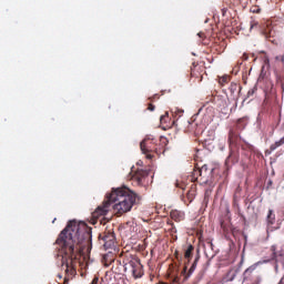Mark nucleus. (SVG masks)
I'll return each mask as SVG.
<instances>
[{"label": "nucleus", "mask_w": 284, "mask_h": 284, "mask_svg": "<svg viewBox=\"0 0 284 284\" xmlns=\"http://www.w3.org/2000/svg\"><path fill=\"white\" fill-rule=\"evenodd\" d=\"M62 250V267H64V284L70 283L77 276L74 261L81 256L87 266L90 265V252H92V227L85 222L70 221L61 231L55 241Z\"/></svg>", "instance_id": "1"}, {"label": "nucleus", "mask_w": 284, "mask_h": 284, "mask_svg": "<svg viewBox=\"0 0 284 284\" xmlns=\"http://www.w3.org/2000/svg\"><path fill=\"white\" fill-rule=\"evenodd\" d=\"M113 204V211L116 216L128 214L136 203V193L126 186L112 189V192L106 195V200L102 205L98 206L92 213L93 219H101L110 212V206Z\"/></svg>", "instance_id": "2"}, {"label": "nucleus", "mask_w": 284, "mask_h": 284, "mask_svg": "<svg viewBox=\"0 0 284 284\" xmlns=\"http://www.w3.org/2000/svg\"><path fill=\"white\" fill-rule=\"evenodd\" d=\"M140 149L143 154H146V159H154V154L160 156L165 152V146L161 144V140L149 135L141 143Z\"/></svg>", "instance_id": "3"}, {"label": "nucleus", "mask_w": 284, "mask_h": 284, "mask_svg": "<svg viewBox=\"0 0 284 284\" xmlns=\"http://www.w3.org/2000/svg\"><path fill=\"white\" fill-rule=\"evenodd\" d=\"M212 172H214V169L207 168V164L195 168L191 174V181L200 183V185H207L212 181Z\"/></svg>", "instance_id": "4"}, {"label": "nucleus", "mask_w": 284, "mask_h": 284, "mask_svg": "<svg viewBox=\"0 0 284 284\" xmlns=\"http://www.w3.org/2000/svg\"><path fill=\"white\" fill-rule=\"evenodd\" d=\"M124 270L131 271L133 278H141L143 276V264L138 258H131L129 262L124 264Z\"/></svg>", "instance_id": "5"}, {"label": "nucleus", "mask_w": 284, "mask_h": 284, "mask_svg": "<svg viewBox=\"0 0 284 284\" xmlns=\"http://www.w3.org/2000/svg\"><path fill=\"white\" fill-rule=\"evenodd\" d=\"M102 239L103 246L105 250H112L116 245V235H114V230H105L103 234L100 235Z\"/></svg>", "instance_id": "6"}, {"label": "nucleus", "mask_w": 284, "mask_h": 284, "mask_svg": "<svg viewBox=\"0 0 284 284\" xmlns=\"http://www.w3.org/2000/svg\"><path fill=\"white\" fill-rule=\"evenodd\" d=\"M261 30L263 37H265V39H267V41H271L272 43H274V34H275V31L272 30V27H267L266 29H262L261 28V23H258V21L256 20H253L251 21V27H250V30Z\"/></svg>", "instance_id": "7"}, {"label": "nucleus", "mask_w": 284, "mask_h": 284, "mask_svg": "<svg viewBox=\"0 0 284 284\" xmlns=\"http://www.w3.org/2000/svg\"><path fill=\"white\" fill-rule=\"evenodd\" d=\"M239 159H240L239 150L231 149L230 154L225 160L226 170H230V168H232V165H236V163H239Z\"/></svg>", "instance_id": "8"}, {"label": "nucleus", "mask_w": 284, "mask_h": 284, "mask_svg": "<svg viewBox=\"0 0 284 284\" xmlns=\"http://www.w3.org/2000/svg\"><path fill=\"white\" fill-rule=\"evenodd\" d=\"M271 261L278 263V258H283L284 256V245L274 244L271 246Z\"/></svg>", "instance_id": "9"}, {"label": "nucleus", "mask_w": 284, "mask_h": 284, "mask_svg": "<svg viewBox=\"0 0 284 284\" xmlns=\"http://www.w3.org/2000/svg\"><path fill=\"white\" fill-rule=\"evenodd\" d=\"M170 216L172 221H175L176 223H181V221L185 220V212L180 210H172L170 213Z\"/></svg>", "instance_id": "10"}, {"label": "nucleus", "mask_w": 284, "mask_h": 284, "mask_svg": "<svg viewBox=\"0 0 284 284\" xmlns=\"http://www.w3.org/2000/svg\"><path fill=\"white\" fill-rule=\"evenodd\" d=\"M148 176V171L144 170H138L133 176L132 180L136 181L138 183H142V181Z\"/></svg>", "instance_id": "11"}, {"label": "nucleus", "mask_w": 284, "mask_h": 284, "mask_svg": "<svg viewBox=\"0 0 284 284\" xmlns=\"http://www.w3.org/2000/svg\"><path fill=\"white\" fill-rule=\"evenodd\" d=\"M255 270H256V264H253L244 271V273H243V283H245V281H250L252 278V274H254Z\"/></svg>", "instance_id": "12"}, {"label": "nucleus", "mask_w": 284, "mask_h": 284, "mask_svg": "<svg viewBox=\"0 0 284 284\" xmlns=\"http://www.w3.org/2000/svg\"><path fill=\"white\" fill-rule=\"evenodd\" d=\"M250 119L247 116H243V118H240L237 121H236V130H245V128L247 126V123H248Z\"/></svg>", "instance_id": "13"}, {"label": "nucleus", "mask_w": 284, "mask_h": 284, "mask_svg": "<svg viewBox=\"0 0 284 284\" xmlns=\"http://www.w3.org/2000/svg\"><path fill=\"white\" fill-rule=\"evenodd\" d=\"M196 196V185L192 184L191 189L186 192L187 203H192Z\"/></svg>", "instance_id": "14"}, {"label": "nucleus", "mask_w": 284, "mask_h": 284, "mask_svg": "<svg viewBox=\"0 0 284 284\" xmlns=\"http://www.w3.org/2000/svg\"><path fill=\"white\" fill-rule=\"evenodd\" d=\"M201 257L200 256H196L193 264L191 265L189 272H187V275L185 276V280L190 278V276H192V274H194V271L196 270V265H199V260Z\"/></svg>", "instance_id": "15"}, {"label": "nucleus", "mask_w": 284, "mask_h": 284, "mask_svg": "<svg viewBox=\"0 0 284 284\" xmlns=\"http://www.w3.org/2000/svg\"><path fill=\"white\" fill-rule=\"evenodd\" d=\"M266 221L268 225H274V223H276V214H274L273 210H268Z\"/></svg>", "instance_id": "16"}, {"label": "nucleus", "mask_w": 284, "mask_h": 284, "mask_svg": "<svg viewBox=\"0 0 284 284\" xmlns=\"http://www.w3.org/2000/svg\"><path fill=\"white\" fill-rule=\"evenodd\" d=\"M193 254H194V246L192 244H190L184 252V257L190 261V258H192Z\"/></svg>", "instance_id": "17"}, {"label": "nucleus", "mask_w": 284, "mask_h": 284, "mask_svg": "<svg viewBox=\"0 0 284 284\" xmlns=\"http://www.w3.org/2000/svg\"><path fill=\"white\" fill-rule=\"evenodd\" d=\"M229 90H230L231 94H234V93L239 92V90H241V84L232 82L230 84Z\"/></svg>", "instance_id": "18"}, {"label": "nucleus", "mask_w": 284, "mask_h": 284, "mask_svg": "<svg viewBox=\"0 0 284 284\" xmlns=\"http://www.w3.org/2000/svg\"><path fill=\"white\" fill-rule=\"evenodd\" d=\"M231 81L230 75H223L219 79L220 85H227V83Z\"/></svg>", "instance_id": "19"}, {"label": "nucleus", "mask_w": 284, "mask_h": 284, "mask_svg": "<svg viewBox=\"0 0 284 284\" xmlns=\"http://www.w3.org/2000/svg\"><path fill=\"white\" fill-rule=\"evenodd\" d=\"M236 139H237L236 133H234V131L231 130L229 132V143L231 144L236 143Z\"/></svg>", "instance_id": "20"}, {"label": "nucleus", "mask_w": 284, "mask_h": 284, "mask_svg": "<svg viewBox=\"0 0 284 284\" xmlns=\"http://www.w3.org/2000/svg\"><path fill=\"white\" fill-rule=\"evenodd\" d=\"M234 278H236V271L230 270L226 273V281H233Z\"/></svg>", "instance_id": "21"}, {"label": "nucleus", "mask_w": 284, "mask_h": 284, "mask_svg": "<svg viewBox=\"0 0 284 284\" xmlns=\"http://www.w3.org/2000/svg\"><path fill=\"white\" fill-rule=\"evenodd\" d=\"M183 109H175V111L173 112L174 116H178V119H181V116H183Z\"/></svg>", "instance_id": "22"}, {"label": "nucleus", "mask_w": 284, "mask_h": 284, "mask_svg": "<svg viewBox=\"0 0 284 284\" xmlns=\"http://www.w3.org/2000/svg\"><path fill=\"white\" fill-rule=\"evenodd\" d=\"M168 119H170L169 113L165 112L164 115H161L160 123H168Z\"/></svg>", "instance_id": "23"}, {"label": "nucleus", "mask_w": 284, "mask_h": 284, "mask_svg": "<svg viewBox=\"0 0 284 284\" xmlns=\"http://www.w3.org/2000/svg\"><path fill=\"white\" fill-rule=\"evenodd\" d=\"M181 274H182V276H184V281H186V280H185V276H187V266H184V267H183Z\"/></svg>", "instance_id": "24"}, {"label": "nucleus", "mask_w": 284, "mask_h": 284, "mask_svg": "<svg viewBox=\"0 0 284 284\" xmlns=\"http://www.w3.org/2000/svg\"><path fill=\"white\" fill-rule=\"evenodd\" d=\"M148 110H149L150 112H154V110H155L154 104L149 103Z\"/></svg>", "instance_id": "25"}, {"label": "nucleus", "mask_w": 284, "mask_h": 284, "mask_svg": "<svg viewBox=\"0 0 284 284\" xmlns=\"http://www.w3.org/2000/svg\"><path fill=\"white\" fill-rule=\"evenodd\" d=\"M181 277H179V275H175L172 280V283H180Z\"/></svg>", "instance_id": "26"}, {"label": "nucleus", "mask_w": 284, "mask_h": 284, "mask_svg": "<svg viewBox=\"0 0 284 284\" xmlns=\"http://www.w3.org/2000/svg\"><path fill=\"white\" fill-rule=\"evenodd\" d=\"M91 284H99V276H94Z\"/></svg>", "instance_id": "27"}, {"label": "nucleus", "mask_w": 284, "mask_h": 284, "mask_svg": "<svg viewBox=\"0 0 284 284\" xmlns=\"http://www.w3.org/2000/svg\"><path fill=\"white\" fill-rule=\"evenodd\" d=\"M242 59H243V61H247V59H250V57L247 55V53H244V54L242 55Z\"/></svg>", "instance_id": "28"}, {"label": "nucleus", "mask_w": 284, "mask_h": 284, "mask_svg": "<svg viewBox=\"0 0 284 284\" xmlns=\"http://www.w3.org/2000/svg\"><path fill=\"white\" fill-rule=\"evenodd\" d=\"M206 245H209L211 247V250H212V247H214V244H212L211 241L206 242Z\"/></svg>", "instance_id": "29"}, {"label": "nucleus", "mask_w": 284, "mask_h": 284, "mask_svg": "<svg viewBox=\"0 0 284 284\" xmlns=\"http://www.w3.org/2000/svg\"><path fill=\"white\" fill-rule=\"evenodd\" d=\"M154 99H159V95H154L153 98H150V101H154Z\"/></svg>", "instance_id": "30"}, {"label": "nucleus", "mask_w": 284, "mask_h": 284, "mask_svg": "<svg viewBox=\"0 0 284 284\" xmlns=\"http://www.w3.org/2000/svg\"><path fill=\"white\" fill-rule=\"evenodd\" d=\"M207 199V192L205 193L204 201Z\"/></svg>", "instance_id": "31"}, {"label": "nucleus", "mask_w": 284, "mask_h": 284, "mask_svg": "<svg viewBox=\"0 0 284 284\" xmlns=\"http://www.w3.org/2000/svg\"><path fill=\"white\" fill-rule=\"evenodd\" d=\"M268 185H272V181L268 182Z\"/></svg>", "instance_id": "32"}]
</instances>
